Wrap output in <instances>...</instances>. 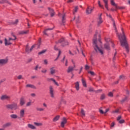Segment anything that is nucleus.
I'll return each mask as SVG.
<instances>
[{
  "instance_id": "nucleus-1",
  "label": "nucleus",
  "mask_w": 130,
  "mask_h": 130,
  "mask_svg": "<svg viewBox=\"0 0 130 130\" xmlns=\"http://www.w3.org/2000/svg\"><path fill=\"white\" fill-rule=\"evenodd\" d=\"M106 15L107 16V17H109V18L111 19L113 22V27L114 28L115 31L117 33V35L120 40L121 45L122 46H124L126 52L128 53V52L129 51V48H128V45H127V43H126V40H125V35H124V32L123 31V28H121L122 36H121L120 35H119V34H118V32H117V30L116 29V26L115 25V22L114 21V20H113V19H112V18L111 17V15L107 13L106 14Z\"/></svg>"
},
{
  "instance_id": "nucleus-2",
  "label": "nucleus",
  "mask_w": 130,
  "mask_h": 130,
  "mask_svg": "<svg viewBox=\"0 0 130 130\" xmlns=\"http://www.w3.org/2000/svg\"><path fill=\"white\" fill-rule=\"evenodd\" d=\"M97 34L96 32L94 36V39L93 41V45L95 53H99L101 55H104V50L102 48H100L99 46H101V41H99V42H97Z\"/></svg>"
},
{
  "instance_id": "nucleus-3",
  "label": "nucleus",
  "mask_w": 130,
  "mask_h": 130,
  "mask_svg": "<svg viewBox=\"0 0 130 130\" xmlns=\"http://www.w3.org/2000/svg\"><path fill=\"white\" fill-rule=\"evenodd\" d=\"M56 44L58 43H62L61 45V46H63V47L67 46V45H69V42H68V41H64V39L63 38H61L58 41L56 42Z\"/></svg>"
},
{
  "instance_id": "nucleus-4",
  "label": "nucleus",
  "mask_w": 130,
  "mask_h": 130,
  "mask_svg": "<svg viewBox=\"0 0 130 130\" xmlns=\"http://www.w3.org/2000/svg\"><path fill=\"white\" fill-rule=\"evenodd\" d=\"M72 62L73 64V67L70 66L68 67L67 70V73H70L73 72L74 70H75V68H76V62H74V60H72Z\"/></svg>"
},
{
  "instance_id": "nucleus-5",
  "label": "nucleus",
  "mask_w": 130,
  "mask_h": 130,
  "mask_svg": "<svg viewBox=\"0 0 130 130\" xmlns=\"http://www.w3.org/2000/svg\"><path fill=\"white\" fill-rule=\"evenodd\" d=\"M1 100L2 101H5V100H10L11 99V96L7 94H3L1 98H0Z\"/></svg>"
},
{
  "instance_id": "nucleus-6",
  "label": "nucleus",
  "mask_w": 130,
  "mask_h": 130,
  "mask_svg": "<svg viewBox=\"0 0 130 130\" xmlns=\"http://www.w3.org/2000/svg\"><path fill=\"white\" fill-rule=\"evenodd\" d=\"M8 61H9V59H8V58L1 59L0 66H5V64H7Z\"/></svg>"
},
{
  "instance_id": "nucleus-7",
  "label": "nucleus",
  "mask_w": 130,
  "mask_h": 130,
  "mask_svg": "<svg viewBox=\"0 0 130 130\" xmlns=\"http://www.w3.org/2000/svg\"><path fill=\"white\" fill-rule=\"evenodd\" d=\"M26 103V101H25V98L24 96H22L19 100V104L21 106H23Z\"/></svg>"
},
{
  "instance_id": "nucleus-8",
  "label": "nucleus",
  "mask_w": 130,
  "mask_h": 130,
  "mask_svg": "<svg viewBox=\"0 0 130 130\" xmlns=\"http://www.w3.org/2000/svg\"><path fill=\"white\" fill-rule=\"evenodd\" d=\"M34 47H35V46L33 45L31 46L30 49H29V46L28 45H27L26 48H25L26 52H27V53H30V52H31V51H32V50Z\"/></svg>"
},
{
  "instance_id": "nucleus-9",
  "label": "nucleus",
  "mask_w": 130,
  "mask_h": 130,
  "mask_svg": "<svg viewBox=\"0 0 130 130\" xmlns=\"http://www.w3.org/2000/svg\"><path fill=\"white\" fill-rule=\"evenodd\" d=\"M93 12V9H92L90 6H88L86 10V13L87 15H90Z\"/></svg>"
},
{
  "instance_id": "nucleus-10",
  "label": "nucleus",
  "mask_w": 130,
  "mask_h": 130,
  "mask_svg": "<svg viewBox=\"0 0 130 130\" xmlns=\"http://www.w3.org/2000/svg\"><path fill=\"white\" fill-rule=\"evenodd\" d=\"M50 95L52 98H54V91L53 90V87L50 86Z\"/></svg>"
},
{
  "instance_id": "nucleus-11",
  "label": "nucleus",
  "mask_w": 130,
  "mask_h": 130,
  "mask_svg": "<svg viewBox=\"0 0 130 130\" xmlns=\"http://www.w3.org/2000/svg\"><path fill=\"white\" fill-rule=\"evenodd\" d=\"M24 115H25V109H22L20 110V111L19 112V116H20V118L24 117Z\"/></svg>"
},
{
  "instance_id": "nucleus-12",
  "label": "nucleus",
  "mask_w": 130,
  "mask_h": 130,
  "mask_svg": "<svg viewBox=\"0 0 130 130\" xmlns=\"http://www.w3.org/2000/svg\"><path fill=\"white\" fill-rule=\"evenodd\" d=\"M102 13H101L99 17V18L98 19V25H100V24H102V23H103V20H102Z\"/></svg>"
},
{
  "instance_id": "nucleus-13",
  "label": "nucleus",
  "mask_w": 130,
  "mask_h": 130,
  "mask_svg": "<svg viewBox=\"0 0 130 130\" xmlns=\"http://www.w3.org/2000/svg\"><path fill=\"white\" fill-rule=\"evenodd\" d=\"M11 125H12V122H8L3 124V128H6V127H10V126H11Z\"/></svg>"
},
{
  "instance_id": "nucleus-14",
  "label": "nucleus",
  "mask_w": 130,
  "mask_h": 130,
  "mask_svg": "<svg viewBox=\"0 0 130 130\" xmlns=\"http://www.w3.org/2000/svg\"><path fill=\"white\" fill-rule=\"evenodd\" d=\"M12 44V43H11V41L9 40H7V38L5 39V46H8L9 45H11Z\"/></svg>"
},
{
  "instance_id": "nucleus-15",
  "label": "nucleus",
  "mask_w": 130,
  "mask_h": 130,
  "mask_svg": "<svg viewBox=\"0 0 130 130\" xmlns=\"http://www.w3.org/2000/svg\"><path fill=\"white\" fill-rule=\"evenodd\" d=\"M51 30H53V28H46L45 29V30L43 31V33L45 35L48 36L47 33H48L49 31H51Z\"/></svg>"
},
{
  "instance_id": "nucleus-16",
  "label": "nucleus",
  "mask_w": 130,
  "mask_h": 130,
  "mask_svg": "<svg viewBox=\"0 0 130 130\" xmlns=\"http://www.w3.org/2000/svg\"><path fill=\"white\" fill-rule=\"evenodd\" d=\"M66 123H67V118L64 117V118H63V120H62V122H61V126L62 127H64V124H66Z\"/></svg>"
},
{
  "instance_id": "nucleus-17",
  "label": "nucleus",
  "mask_w": 130,
  "mask_h": 130,
  "mask_svg": "<svg viewBox=\"0 0 130 130\" xmlns=\"http://www.w3.org/2000/svg\"><path fill=\"white\" fill-rule=\"evenodd\" d=\"M50 72L51 75H54L56 73V70L54 67H52L50 69Z\"/></svg>"
},
{
  "instance_id": "nucleus-18",
  "label": "nucleus",
  "mask_w": 130,
  "mask_h": 130,
  "mask_svg": "<svg viewBox=\"0 0 130 130\" xmlns=\"http://www.w3.org/2000/svg\"><path fill=\"white\" fill-rule=\"evenodd\" d=\"M104 4H105V7L106 9V10H107V11H108L109 9H108V0H103Z\"/></svg>"
},
{
  "instance_id": "nucleus-19",
  "label": "nucleus",
  "mask_w": 130,
  "mask_h": 130,
  "mask_svg": "<svg viewBox=\"0 0 130 130\" xmlns=\"http://www.w3.org/2000/svg\"><path fill=\"white\" fill-rule=\"evenodd\" d=\"M104 48L107 50H110V46H109V44L107 43L104 45Z\"/></svg>"
},
{
  "instance_id": "nucleus-20",
  "label": "nucleus",
  "mask_w": 130,
  "mask_h": 130,
  "mask_svg": "<svg viewBox=\"0 0 130 130\" xmlns=\"http://www.w3.org/2000/svg\"><path fill=\"white\" fill-rule=\"evenodd\" d=\"M75 88L77 91H79L80 90V84H79V82H76L75 83Z\"/></svg>"
},
{
  "instance_id": "nucleus-21",
  "label": "nucleus",
  "mask_w": 130,
  "mask_h": 130,
  "mask_svg": "<svg viewBox=\"0 0 130 130\" xmlns=\"http://www.w3.org/2000/svg\"><path fill=\"white\" fill-rule=\"evenodd\" d=\"M26 88H31L32 89H36V86L32 84H27L26 85Z\"/></svg>"
},
{
  "instance_id": "nucleus-22",
  "label": "nucleus",
  "mask_w": 130,
  "mask_h": 130,
  "mask_svg": "<svg viewBox=\"0 0 130 130\" xmlns=\"http://www.w3.org/2000/svg\"><path fill=\"white\" fill-rule=\"evenodd\" d=\"M50 13L51 17H53L55 15L54 11L51 8H48Z\"/></svg>"
},
{
  "instance_id": "nucleus-23",
  "label": "nucleus",
  "mask_w": 130,
  "mask_h": 130,
  "mask_svg": "<svg viewBox=\"0 0 130 130\" xmlns=\"http://www.w3.org/2000/svg\"><path fill=\"white\" fill-rule=\"evenodd\" d=\"M18 105L16 103L12 104V109H14L15 110L18 109Z\"/></svg>"
},
{
  "instance_id": "nucleus-24",
  "label": "nucleus",
  "mask_w": 130,
  "mask_h": 130,
  "mask_svg": "<svg viewBox=\"0 0 130 130\" xmlns=\"http://www.w3.org/2000/svg\"><path fill=\"white\" fill-rule=\"evenodd\" d=\"M27 126L28 127H29V128H31V129H35L36 128V127H35V126L31 124H28Z\"/></svg>"
},
{
  "instance_id": "nucleus-25",
  "label": "nucleus",
  "mask_w": 130,
  "mask_h": 130,
  "mask_svg": "<svg viewBox=\"0 0 130 130\" xmlns=\"http://www.w3.org/2000/svg\"><path fill=\"white\" fill-rule=\"evenodd\" d=\"M82 83L83 87H87V84L86 83V81L84 80V78H82Z\"/></svg>"
},
{
  "instance_id": "nucleus-26",
  "label": "nucleus",
  "mask_w": 130,
  "mask_h": 130,
  "mask_svg": "<svg viewBox=\"0 0 130 130\" xmlns=\"http://www.w3.org/2000/svg\"><path fill=\"white\" fill-rule=\"evenodd\" d=\"M6 108L8 109H13V105L12 104H8L6 106Z\"/></svg>"
},
{
  "instance_id": "nucleus-27",
  "label": "nucleus",
  "mask_w": 130,
  "mask_h": 130,
  "mask_svg": "<svg viewBox=\"0 0 130 130\" xmlns=\"http://www.w3.org/2000/svg\"><path fill=\"white\" fill-rule=\"evenodd\" d=\"M127 100H128V98H127V96H126L124 99H123L122 100H121V103H124V102H126Z\"/></svg>"
},
{
  "instance_id": "nucleus-28",
  "label": "nucleus",
  "mask_w": 130,
  "mask_h": 130,
  "mask_svg": "<svg viewBox=\"0 0 130 130\" xmlns=\"http://www.w3.org/2000/svg\"><path fill=\"white\" fill-rule=\"evenodd\" d=\"M111 5H112V6H114L116 9H117V5L114 3V0H111Z\"/></svg>"
},
{
  "instance_id": "nucleus-29",
  "label": "nucleus",
  "mask_w": 130,
  "mask_h": 130,
  "mask_svg": "<svg viewBox=\"0 0 130 130\" xmlns=\"http://www.w3.org/2000/svg\"><path fill=\"white\" fill-rule=\"evenodd\" d=\"M62 23H66V14H62Z\"/></svg>"
},
{
  "instance_id": "nucleus-30",
  "label": "nucleus",
  "mask_w": 130,
  "mask_h": 130,
  "mask_svg": "<svg viewBox=\"0 0 130 130\" xmlns=\"http://www.w3.org/2000/svg\"><path fill=\"white\" fill-rule=\"evenodd\" d=\"M59 119V116L58 115L53 118V121L54 122H55L56 121H57V120H58Z\"/></svg>"
},
{
  "instance_id": "nucleus-31",
  "label": "nucleus",
  "mask_w": 130,
  "mask_h": 130,
  "mask_svg": "<svg viewBox=\"0 0 130 130\" xmlns=\"http://www.w3.org/2000/svg\"><path fill=\"white\" fill-rule=\"evenodd\" d=\"M49 80L53 82V83H54V84H56V86H59L58 83L57 82H56L55 80H54L53 78H50V79H49Z\"/></svg>"
},
{
  "instance_id": "nucleus-32",
  "label": "nucleus",
  "mask_w": 130,
  "mask_h": 130,
  "mask_svg": "<svg viewBox=\"0 0 130 130\" xmlns=\"http://www.w3.org/2000/svg\"><path fill=\"white\" fill-rule=\"evenodd\" d=\"M10 117L11 118H14V119H16V118H18V115L16 114H12L10 115Z\"/></svg>"
},
{
  "instance_id": "nucleus-33",
  "label": "nucleus",
  "mask_w": 130,
  "mask_h": 130,
  "mask_svg": "<svg viewBox=\"0 0 130 130\" xmlns=\"http://www.w3.org/2000/svg\"><path fill=\"white\" fill-rule=\"evenodd\" d=\"M0 4H10V3H9L8 0H1V1H0Z\"/></svg>"
},
{
  "instance_id": "nucleus-34",
  "label": "nucleus",
  "mask_w": 130,
  "mask_h": 130,
  "mask_svg": "<svg viewBox=\"0 0 130 130\" xmlns=\"http://www.w3.org/2000/svg\"><path fill=\"white\" fill-rule=\"evenodd\" d=\"M36 110L37 111H44V108H40V107H37L36 108Z\"/></svg>"
},
{
  "instance_id": "nucleus-35",
  "label": "nucleus",
  "mask_w": 130,
  "mask_h": 130,
  "mask_svg": "<svg viewBox=\"0 0 130 130\" xmlns=\"http://www.w3.org/2000/svg\"><path fill=\"white\" fill-rule=\"evenodd\" d=\"M78 10H79V7L78 6L75 7L73 11L74 15H75V13H77V12H78Z\"/></svg>"
},
{
  "instance_id": "nucleus-36",
  "label": "nucleus",
  "mask_w": 130,
  "mask_h": 130,
  "mask_svg": "<svg viewBox=\"0 0 130 130\" xmlns=\"http://www.w3.org/2000/svg\"><path fill=\"white\" fill-rule=\"evenodd\" d=\"M106 96L105 95V94H102L101 95L100 99L101 100H104V99L106 98Z\"/></svg>"
},
{
  "instance_id": "nucleus-37",
  "label": "nucleus",
  "mask_w": 130,
  "mask_h": 130,
  "mask_svg": "<svg viewBox=\"0 0 130 130\" xmlns=\"http://www.w3.org/2000/svg\"><path fill=\"white\" fill-rule=\"evenodd\" d=\"M28 30H22L20 32H19V34H27L28 33Z\"/></svg>"
},
{
  "instance_id": "nucleus-38",
  "label": "nucleus",
  "mask_w": 130,
  "mask_h": 130,
  "mask_svg": "<svg viewBox=\"0 0 130 130\" xmlns=\"http://www.w3.org/2000/svg\"><path fill=\"white\" fill-rule=\"evenodd\" d=\"M17 39V38L16 37V36L13 35V38H9V41H11V40H16Z\"/></svg>"
},
{
  "instance_id": "nucleus-39",
  "label": "nucleus",
  "mask_w": 130,
  "mask_h": 130,
  "mask_svg": "<svg viewBox=\"0 0 130 130\" xmlns=\"http://www.w3.org/2000/svg\"><path fill=\"white\" fill-rule=\"evenodd\" d=\"M61 53V51L60 50H59L58 56H57V58L54 60L55 61H56V60H57V59H58V57H59Z\"/></svg>"
},
{
  "instance_id": "nucleus-40",
  "label": "nucleus",
  "mask_w": 130,
  "mask_h": 130,
  "mask_svg": "<svg viewBox=\"0 0 130 130\" xmlns=\"http://www.w3.org/2000/svg\"><path fill=\"white\" fill-rule=\"evenodd\" d=\"M34 123L37 126H40L41 125H42V123H41L34 122Z\"/></svg>"
},
{
  "instance_id": "nucleus-41",
  "label": "nucleus",
  "mask_w": 130,
  "mask_h": 130,
  "mask_svg": "<svg viewBox=\"0 0 130 130\" xmlns=\"http://www.w3.org/2000/svg\"><path fill=\"white\" fill-rule=\"evenodd\" d=\"M81 113L82 116H85V111H84V109H81Z\"/></svg>"
},
{
  "instance_id": "nucleus-42",
  "label": "nucleus",
  "mask_w": 130,
  "mask_h": 130,
  "mask_svg": "<svg viewBox=\"0 0 130 130\" xmlns=\"http://www.w3.org/2000/svg\"><path fill=\"white\" fill-rule=\"evenodd\" d=\"M41 73H42L43 74H46V73H47V70H46V69H43L41 71Z\"/></svg>"
},
{
  "instance_id": "nucleus-43",
  "label": "nucleus",
  "mask_w": 130,
  "mask_h": 130,
  "mask_svg": "<svg viewBox=\"0 0 130 130\" xmlns=\"http://www.w3.org/2000/svg\"><path fill=\"white\" fill-rule=\"evenodd\" d=\"M45 52H46V50H43L42 51L39 52L38 54L39 55L43 54V53H45Z\"/></svg>"
},
{
  "instance_id": "nucleus-44",
  "label": "nucleus",
  "mask_w": 130,
  "mask_h": 130,
  "mask_svg": "<svg viewBox=\"0 0 130 130\" xmlns=\"http://www.w3.org/2000/svg\"><path fill=\"white\" fill-rule=\"evenodd\" d=\"M108 96H109V97H113V93L112 92H110L108 94Z\"/></svg>"
},
{
  "instance_id": "nucleus-45",
  "label": "nucleus",
  "mask_w": 130,
  "mask_h": 130,
  "mask_svg": "<svg viewBox=\"0 0 130 130\" xmlns=\"http://www.w3.org/2000/svg\"><path fill=\"white\" fill-rule=\"evenodd\" d=\"M124 79H125V77H124V76H123V75L120 76V77H119L120 80H124Z\"/></svg>"
},
{
  "instance_id": "nucleus-46",
  "label": "nucleus",
  "mask_w": 130,
  "mask_h": 130,
  "mask_svg": "<svg viewBox=\"0 0 130 130\" xmlns=\"http://www.w3.org/2000/svg\"><path fill=\"white\" fill-rule=\"evenodd\" d=\"M88 74H90L91 76H95V73L93 71L88 72Z\"/></svg>"
},
{
  "instance_id": "nucleus-47",
  "label": "nucleus",
  "mask_w": 130,
  "mask_h": 130,
  "mask_svg": "<svg viewBox=\"0 0 130 130\" xmlns=\"http://www.w3.org/2000/svg\"><path fill=\"white\" fill-rule=\"evenodd\" d=\"M90 69V66H89L87 64H86L85 66V70H89Z\"/></svg>"
},
{
  "instance_id": "nucleus-48",
  "label": "nucleus",
  "mask_w": 130,
  "mask_h": 130,
  "mask_svg": "<svg viewBox=\"0 0 130 130\" xmlns=\"http://www.w3.org/2000/svg\"><path fill=\"white\" fill-rule=\"evenodd\" d=\"M18 22H19V21L18 19H16L15 21L12 22V24H13V25H17L18 24Z\"/></svg>"
},
{
  "instance_id": "nucleus-49",
  "label": "nucleus",
  "mask_w": 130,
  "mask_h": 130,
  "mask_svg": "<svg viewBox=\"0 0 130 130\" xmlns=\"http://www.w3.org/2000/svg\"><path fill=\"white\" fill-rule=\"evenodd\" d=\"M76 23H80V16H78L76 18Z\"/></svg>"
},
{
  "instance_id": "nucleus-50",
  "label": "nucleus",
  "mask_w": 130,
  "mask_h": 130,
  "mask_svg": "<svg viewBox=\"0 0 130 130\" xmlns=\"http://www.w3.org/2000/svg\"><path fill=\"white\" fill-rule=\"evenodd\" d=\"M88 91L89 92H94V89L92 87H89Z\"/></svg>"
},
{
  "instance_id": "nucleus-51",
  "label": "nucleus",
  "mask_w": 130,
  "mask_h": 130,
  "mask_svg": "<svg viewBox=\"0 0 130 130\" xmlns=\"http://www.w3.org/2000/svg\"><path fill=\"white\" fill-rule=\"evenodd\" d=\"M18 80H21V79H23V76L22 75H19L17 76Z\"/></svg>"
},
{
  "instance_id": "nucleus-52",
  "label": "nucleus",
  "mask_w": 130,
  "mask_h": 130,
  "mask_svg": "<svg viewBox=\"0 0 130 130\" xmlns=\"http://www.w3.org/2000/svg\"><path fill=\"white\" fill-rule=\"evenodd\" d=\"M44 63L46 65L48 64V61L47 60V59L44 60Z\"/></svg>"
},
{
  "instance_id": "nucleus-53",
  "label": "nucleus",
  "mask_w": 130,
  "mask_h": 130,
  "mask_svg": "<svg viewBox=\"0 0 130 130\" xmlns=\"http://www.w3.org/2000/svg\"><path fill=\"white\" fill-rule=\"evenodd\" d=\"M94 92H96V93H101V92H102V89H99L98 90L94 91Z\"/></svg>"
},
{
  "instance_id": "nucleus-54",
  "label": "nucleus",
  "mask_w": 130,
  "mask_h": 130,
  "mask_svg": "<svg viewBox=\"0 0 130 130\" xmlns=\"http://www.w3.org/2000/svg\"><path fill=\"white\" fill-rule=\"evenodd\" d=\"M99 6L100 7V8H101L102 9H103V10H104V6L101 4L99 5Z\"/></svg>"
},
{
  "instance_id": "nucleus-55",
  "label": "nucleus",
  "mask_w": 130,
  "mask_h": 130,
  "mask_svg": "<svg viewBox=\"0 0 130 130\" xmlns=\"http://www.w3.org/2000/svg\"><path fill=\"white\" fill-rule=\"evenodd\" d=\"M123 122H124V120L122 119L119 121V123H123Z\"/></svg>"
},
{
  "instance_id": "nucleus-56",
  "label": "nucleus",
  "mask_w": 130,
  "mask_h": 130,
  "mask_svg": "<svg viewBox=\"0 0 130 130\" xmlns=\"http://www.w3.org/2000/svg\"><path fill=\"white\" fill-rule=\"evenodd\" d=\"M31 106V102H29L27 103L26 106Z\"/></svg>"
},
{
  "instance_id": "nucleus-57",
  "label": "nucleus",
  "mask_w": 130,
  "mask_h": 130,
  "mask_svg": "<svg viewBox=\"0 0 130 130\" xmlns=\"http://www.w3.org/2000/svg\"><path fill=\"white\" fill-rule=\"evenodd\" d=\"M120 119H121V116H118V117L117 118V120L119 121L120 120Z\"/></svg>"
},
{
  "instance_id": "nucleus-58",
  "label": "nucleus",
  "mask_w": 130,
  "mask_h": 130,
  "mask_svg": "<svg viewBox=\"0 0 130 130\" xmlns=\"http://www.w3.org/2000/svg\"><path fill=\"white\" fill-rule=\"evenodd\" d=\"M30 96H31V97H36V94H35V93H31L30 94Z\"/></svg>"
},
{
  "instance_id": "nucleus-59",
  "label": "nucleus",
  "mask_w": 130,
  "mask_h": 130,
  "mask_svg": "<svg viewBox=\"0 0 130 130\" xmlns=\"http://www.w3.org/2000/svg\"><path fill=\"white\" fill-rule=\"evenodd\" d=\"M64 59H66V56H64L63 59L61 60V62H64Z\"/></svg>"
},
{
  "instance_id": "nucleus-60",
  "label": "nucleus",
  "mask_w": 130,
  "mask_h": 130,
  "mask_svg": "<svg viewBox=\"0 0 130 130\" xmlns=\"http://www.w3.org/2000/svg\"><path fill=\"white\" fill-rule=\"evenodd\" d=\"M115 123H114V122H113L111 125V127H113V126H114Z\"/></svg>"
},
{
  "instance_id": "nucleus-61",
  "label": "nucleus",
  "mask_w": 130,
  "mask_h": 130,
  "mask_svg": "<svg viewBox=\"0 0 130 130\" xmlns=\"http://www.w3.org/2000/svg\"><path fill=\"white\" fill-rule=\"evenodd\" d=\"M118 111H119V110L117 109V110H115L113 112V113H118Z\"/></svg>"
},
{
  "instance_id": "nucleus-62",
  "label": "nucleus",
  "mask_w": 130,
  "mask_h": 130,
  "mask_svg": "<svg viewBox=\"0 0 130 130\" xmlns=\"http://www.w3.org/2000/svg\"><path fill=\"white\" fill-rule=\"evenodd\" d=\"M100 112L101 113V114H104V112L102 110H100Z\"/></svg>"
},
{
  "instance_id": "nucleus-63",
  "label": "nucleus",
  "mask_w": 130,
  "mask_h": 130,
  "mask_svg": "<svg viewBox=\"0 0 130 130\" xmlns=\"http://www.w3.org/2000/svg\"><path fill=\"white\" fill-rule=\"evenodd\" d=\"M65 66L66 67H68V59L66 60Z\"/></svg>"
},
{
  "instance_id": "nucleus-64",
  "label": "nucleus",
  "mask_w": 130,
  "mask_h": 130,
  "mask_svg": "<svg viewBox=\"0 0 130 130\" xmlns=\"http://www.w3.org/2000/svg\"><path fill=\"white\" fill-rule=\"evenodd\" d=\"M38 68H39V65H37L36 68H35V70L36 71H37V70H38Z\"/></svg>"
}]
</instances>
